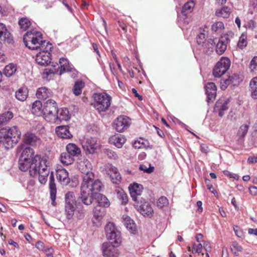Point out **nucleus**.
<instances>
[{"instance_id":"nucleus-56","label":"nucleus","mask_w":257,"mask_h":257,"mask_svg":"<svg viewBox=\"0 0 257 257\" xmlns=\"http://www.w3.org/2000/svg\"><path fill=\"white\" fill-rule=\"evenodd\" d=\"M146 146L145 141L141 139L140 141H135L133 144L134 148L136 149H140Z\"/></svg>"},{"instance_id":"nucleus-15","label":"nucleus","mask_w":257,"mask_h":257,"mask_svg":"<svg viewBox=\"0 0 257 257\" xmlns=\"http://www.w3.org/2000/svg\"><path fill=\"white\" fill-rule=\"evenodd\" d=\"M229 41L228 35L221 36L216 45V52L219 55H222L226 50L227 45Z\"/></svg>"},{"instance_id":"nucleus-38","label":"nucleus","mask_w":257,"mask_h":257,"mask_svg":"<svg viewBox=\"0 0 257 257\" xmlns=\"http://www.w3.org/2000/svg\"><path fill=\"white\" fill-rule=\"evenodd\" d=\"M123 219L124 225L128 229L131 230L134 233L136 230V225L134 220L128 216H123Z\"/></svg>"},{"instance_id":"nucleus-57","label":"nucleus","mask_w":257,"mask_h":257,"mask_svg":"<svg viewBox=\"0 0 257 257\" xmlns=\"http://www.w3.org/2000/svg\"><path fill=\"white\" fill-rule=\"evenodd\" d=\"M202 250V245L201 243H199L198 244H196L194 243L192 247V252L193 253H200Z\"/></svg>"},{"instance_id":"nucleus-12","label":"nucleus","mask_w":257,"mask_h":257,"mask_svg":"<svg viewBox=\"0 0 257 257\" xmlns=\"http://www.w3.org/2000/svg\"><path fill=\"white\" fill-rule=\"evenodd\" d=\"M229 100L224 97L219 98L215 103L214 107V111L218 112V115L222 117L224 111L228 109Z\"/></svg>"},{"instance_id":"nucleus-53","label":"nucleus","mask_w":257,"mask_h":257,"mask_svg":"<svg viewBox=\"0 0 257 257\" xmlns=\"http://www.w3.org/2000/svg\"><path fill=\"white\" fill-rule=\"evenodd\" d=\"M103 151L104 154L110 159L116 160L118 158L116 153L109 149H105Z\"/></svg>"},{"instance_id":"nucleus-32","label":"nucleus","mask_w":257,"mask_h":257,"mask_svg":"<svg viewBox=\"0 0 257 257\" xmlns=\"http://www.w3.org/2000/svg\"><path fill=\"white\" fill-rule=\"evenodd\" d=\"M59 62L60 64V75H61L65 72L71 71L72 68L70 67L67 59L64 58H61L59 59Z\"/></svg>"},{"instance_id":"nucleus-43","label":"nucleus","mask_w":257,"mask_h":257,"mask_svg":"<svg viewBox=\"0 0 257 257\" xmlns=\"http://www.w3.org/2000/svg\"><path fill=\"white\" fill-rule=\"evenodd\" d=\"M216 66L218 67L219 66H221L224 68V70H228L230 66V60L226 57H222L220 60L216 64Z\"/></svg>"},{"instance_id":"nucleus-40","label":"nucleus","mask_w":257,"mask_h":257,"mask_svg":"<svg viewBox=\"0 0 257 257\" xmlns=\"http://www.w3.org/2000/svg\"><path fill=\"white\" fill-rule=\"evenodd\" d=\"M195 3L193 1L188 2L183 6L182 13L184 15L190 14L193 11Z\"/></svg>"},{"instance_id":"nucleus-50","label":"nucleus","mask_w":257,"mask_h":257,"mask_svg":"<svg viewBox=\"0 0 257 257\" xmlns=\"http://www.w3.org/2000/svg\"><path fill=\"white\" fill-rule=\"evenodd\" d=\"M117 197L121 201L122 204H126L128 201V197L123 190L118 191Z\"/></svg>"},{"instance_id":"nucleus-51","label":"nucleus","mask_w":257,"mask_h":257,"mask_svg":"<svg viewBox=\"0 0 257 257\" xmlns=\"http://www.w3.org/2000/svg\"><path fill=\"white\" fill-rule=\"evenodd\" d=\"M169 203L167 197L162 196L160 197L157 201V206L160 208L167 206Z\"/></svg>"},{"instance_id":"nucleus-25","label":"nucleus","mask_w":257,"mask_h":257,"mask_svg":"<svg viewBox=\"0 0 257 257\" xmlns=\"http://www.w3.org/2000/svg\"><path fill=\"white\" fill-rule=\"evenodd\" d=\"M66 151L74 158L81 154L80 149L75 144H68L66 147Z\"/></svg>"},{"instance_id":"nucleus-26","label":"nucleus","mask_w":257,"mask_h":257,"mask_svg":"<svg viewBox=\"0 0 257 257\" xmlns=\"http://www.w3.org/2000/svg\"><path fill=\"white\" fill-rule=\"evenodd\" d=\"M34 157V150L30 147H26L22 152L20 159H21V161L25 160L32 161Z\"/></svg>"},{"instance_id":"nucleus-64","label":"nucleus","mask_w":257,"mask_h":257,"mask_svg":"<svg viewBox=\"0 0 257 257\" xmlns=\"http://www.w3.org/2000/svg\"><path fill=\"white\" fill-rule=\"evenodd\" d=\"M132 93L134 94L135 96L137 97L140 100L143 99V97L138 93L137 90L135 88L132 89Z\"/></svg>"},{"instance_id":"nucleus-37","label":"nucleus","mask_w":257,"mask_h":257,"mask_svg":"<svg viewBox=\"0 0 257 257\" xmlns=\"http://www.w3.org/2000/svg\"><path fill=\"white\" fill-rule=\"evenodd\" d=\"M251 96L254 99H257V77H253L249 83Z\"/></svg>"},{"instance_id":"nucleus-19","label":"nucleus","mask_w":257,"mask_h":257,"mask_svg":"<svg viewBox=\"0 0 257 257\" xmlns=\"http://www.w3.org/2000/svg\"><path fill=\"white\" fill-rule=\"evenodd\" d=\"M143 189V186L141 184L134 183L130 185L129 186L130 192L131 197L134 201L137 200V196L141 195Z\"/></svg>"},{"instance_id":"nucleus-14","label":"nucleus","mask_w":257,"mask_h":257,"mask_svg":"<svg viewBox=\"0 0 257 257\" xmlns=\"http://www.w3.org/2000/svg\"><path fill=\"white\" fill-rule=\"evenodd\" d=\"M25 144L32 147H39L42 143L41 139L35 134L31 133H27L24 136Z\"/></svg>"},{"instance_id":"nucleus-49","label":"nucleus","mask_w":257,"mask_h":257,"mask_svg":"<svg viewBox=\"0 0 257 257\" xmlns=\"http://www.w3.org/2000/svg\"><path fill=\"white\" fill-rule=\"evenodd\" d=\"M246 35L243 33L239 38V41L237 43V46L240 49H243L246 46Z\"/></svg>"},{"instance_id":"nucleus-21","label":"nucleus","mask_w":257,"mask_h":257,"mask_svg":"<svg viewBox=\"0 0 257 257\" xmlns=\"http://www.w3.org/2000/svg\"><path fill=\"white\" fill-rule=\"evenodd\" d=\"M138 210L144 216H152L154 210L151 205L147 202H144L139 206L137 205Z\"/></svg>"},{"instance_id":"nucleus-8","label":"nucleus","mask_w":257,"mask_h":257,"mask_svg":"<svg viewBox=\"0 0 257 257\" xmlns=\"http://www.w3.org/2000/svg\"><path fill=\"white\" fill-rule=\"evenodd\" d=\"M58 111L56 102L52 99L47 100L43 108V117L47 121H53L56 119L55 115Z\"/></svg>"},{"instance_id":"nucleus-17","label":"nucleus","mask_w":257,"mask_h":257,"mask_svg":"<svg viewBox=\"0 0 257 257\" xmlns=\"http://www.w3.org/2000/svg\"><path fill=\"white\" fill-rule=\"evenodd\" d=\"M55 132L57 135L62 139H69L73 137L68 125H59L56 127Z\"/></svg>"},{"instance_id":"nucleus-9","label":"nucleus","mask_w":257,"mask_h":257,"mask_svg":"<svg viewBox=\"0 0 257 257\" xmlns=\"http://www.w3.org/2000/svg\"><path fill=\"white\" fill-rule=\"evenodd\" d=\"M82 148L86 154L92 155L100 148V144L96 138H88L81 143Z\"/></svg>"},{"instance_id":"nucleus-24","label":"nucleus","mask_w":257,"mask_h":257,"mask_svg":"<svg viewBox=\"0 0 257 257\" xmlns=\"http://www.w3.org/2000/svg\"><path fill=\"white\" fill-rule=\"evenodd\" d=\"M125 138L119 134L112 136L109 138V142L118 148H121L125 143Z\"/></svg>"},{"instance_id":"nucleus-28","label":"nucleus","mask_w":257,"mask_h":257,"mask_svg":"<svg viewBox=\"0 0 257 257\" xmlns=\"http://www.w3.org/2000/svg\"><path fill=\"white\" fill-rule=\"evenodd\" d=\"M42 102L40 100H36L32 104L31 111L34 115L40 116L43 115V109Z\"/></svg>"},{"instance_id":"nucleus-16","label":"nucleus","mask_w":257,"mask_h":257,"mask_svg":"<svg viewBox=\"0 0 257 257\" xmlns=\"http://www.w3.org/2000/svg\"><path fill=\"white\" fill-rule=\"evenodd\" d=\"M205 92L207 96V102H212L216 96L217 87L213 82H208L205 85Z\"/></svg>"},{"instance_id":"nucleus-11","label":"nucleus","mask_w":257,"mask_h":257,"mask_svg":"<svg viewBox=\"0 0 257 257\" xmlns=\"http://www.w3.org/2000/svg\"><path fill=\"white\" fill-rule=\"evenodd\" d=\"M118 246L115 243L104 242L101 246L103 255L105 257H118L119 253L117 247Z\"/></svg>"},{"instance_id":"nucleus-54","label":"nucleus","mask_w":257,"mask_h":257,"mask_svg":"<svg viewBox=\"0 0 257 257\" xmlns=\"http://www.w3.org/2000/svg\"><path fill=\"white\" fill-rule=\"evenodd\" d=\"M257 67V56H254L250 62L249 69L251 72L253 71Z\"/></svg>"},{"instance_id":"nucleus-27","label":"nucleus","mask_w":257,"mask_h":257,"mask_svg":"<svg viewBox=\"0 0 257 257\" xmlns=\"http://www.w3.org/2000/svg\"><path fill=\"white\" fill-rule=\"evenodd\" d=\"M51 92L45 87L39 88L36 92V96L38 98L41 100H45L50 97Z\"/></svg>"},{"instance_id":"nucleus-44","label":"nucleus","mask_w":257,"mask_h":257,"mask_svg":"<svg viewBox=\"0 0 257 257\" xmlns=\"http://www.w3.org/2000/svg\"><path fill=\"white\" fill-rule=\"evenodd\" d=\"M249 125V123H248V124L241 125L239 127L237 134L239 138H243L245 136L248 130Z\"/></svg>"},{"instance_id":"nucleus-4","label":"nucleus","mask_w":257,"mask_h":257,"mask_svg":"<svg viewBox=\"0 0 257 257\" xmlns=\"http://www.w3.org/2000/svg\"><path fill=\"white\" fill-rule=\"evenodd\" d=\"M23 42L26 47L32 50L43 49L48 43L42 40V35L41 33L34 30L28 31L24 35Z\"/></svg>"},{"instance_id":"nucleus-52","label":"nucleus","mask_w":257,"mask_h":257,"mask_svg":"<svg viewBox=\"0 0 257 257\" xmlns=\"http://www.w3.org/2000/svg\"><path fill=\"white\" fill-rule=\"evenodd\" d=\"M231 81V77H228L227 79H222L220 80V88L222 90H225Z\"/></svg>"},{"instance_id":"nucleus-6","label":"nucleus","mask_w":257,"mask_h":257,"mask_svg":"<svg viewBox=\"0 0 257 257\" xmlns=\"http://www.w3.org/2000/svg\"><path fill=\"white\" fill-rule=\"evenodd\" d=\"M93 106L99 112L105 111L109 107L111 97L106 93H96L93 94Z\"/></svg>"},{"instance_id":"nucleus-63","label":"nucleus","mask_w":257,"mask_h":257,"mask_svg":"<svg viewBox=\"0 0 257 257\" xmlns=\"http://www.w3.org/2000/svg\"><path fill=\"white\" fill-rule=\"evenodd\" d=\"M44 246V243L40 241H37L36 243V247L39 250H43Z\"/></svg>"},{"instance_id":"nucleus-42","label":"nucleus","mask_w":257,"mask_h":257,"mask_svg":"<svg viewBox=\"0 0 257 257\" xmlns=\"http://www.w3.org/2000/svg\"><path fill=\"white\" fill-rule=\"evenodd\" d=\"M17 70L16 65L11 63L7 65L4 69V73L7 77H11L15 73Z\"/></svg>"},{"instance_id":"nucleus-39","label":"nucleus","mask_w":257,"mask_h":257,"mask_svg":"<svg viewBox=\"0 0 257 257\" xmlns=\"http://www.w3.org/2000/svg\"><path fill=\"white\" fill-rule=\"evenodd\" d=\"M18 24L20 29L24 31H26L32 24L30 20L26 17L20 19Z\"/></svg>"},{"instance_id":"nucleus-36","label":"nucleus","mask_w":257,"mask_h":257,"mask_svg":"<svg viewBox=\"0 0 257 257\" xmlns=\"http://www.w3.org/2000/svg\"><path fill=\"white\" fill-rule=\"evenodd\" d=\"M84 86L85 83L83 81L79 80H77L75 81L72 89L73 93L76 96L79 95L81 93L82 90L84 87Z\"/></svg>"},{"instance_id":"nucleus-30","label":"nucleus","mask_w":257,"mask_h":257,"mask_svg":"<svg viewBox=\"0 0 257 257\" xmlns=\"http://www.w3.org/2000/svg\"><path fill=\"white\" fill-rule=\"evenodd\" d=\"M0 39L8 43H10L11 40L10 32L3 23H0Z\"/></svg>"},{"instance_id":"nucleus-41","label":"nucleus","mask_w":257,"mask_h":257,"mask_svg":"<svg viewBox=\"0 0 257 257\" xmlns=\"http://www.w3.org/2000/svg\"><path fill=\"white\" fill-rule=\"evenodd\" d=\"M76 203L75 204H65V212L66 218L70 219L72 218L74 212L75 210Z\"/></svg>"},{"instance_id":"nucleus-61","label":"nucleus","mask_w":257,"mask_h":257,"mask_svg":"<svg viewBox=\"0 0 257 257\" xmlns=\"http://www.w3.org/2000/svg\"><path fill=\"white\" fill-rule=\"evenodd\" d=\"M250 193L253 196L257 195V187L252 186L249 189Z\"/></svg>"},{"instance_id":"nucleus-35","label":"nucleus","mask_w":257,"mask_h":257,"mask_svg":"<svg viewBox=\"0 0 257 257\" xmlns=\"http://www.w3.org/2000/svg\"><path fill=\"white\" fill-rule=\"evenodd\" d=\"M230 14V8L228 7H223L218 9L215 12V15L217 17H222L225 19L228 18Z\"/></svg>"},{"instance_id":"nucleus-33","label":"nucleus","mask_w":257,"mask_h":257,"mask_svg":"<svg viewBox=\"0 0 257 257\" xmlns=\"http://www.w3.org/2000/svg\"><path fill=\"white\" fill-rule=\"evenodd\" d=\"M109 174L113 183L118 184L120 182L121 178L116 168H111Z\"/></svg>"},{"instance_id":"nucleus-2","label":"nucleus","mask_w":257,"mask_h":257,"mask_svg":"<svg viewBox=\"0 0 257 257\" xmlns=\"http://www.w3.org/2000/svg\"><path fill=\"white\" fill-rule=\"evenodd\" d=\"M21 132L17 126L0 128V150L12 148L20 140Z\"/></svg>"},{"instance_id":"nucleus-18","label":"nucleus","mask_w":257,"mask_h":257,"mask_svg":"<svg viewBox=\"0 0 257 257\" xmlns=\"http://www.w3.org/2000/svg\"><path fill=\"white\" fill-rule=\"evenodd\" d=\"M99 191H94L92 193V196L94 199L96 200L98 203V205L102 206V207H108L110 205V202L107 198L102 194L98 193Z\"/></svg>"},{"instance_id":"nucleus-5","label":"nucleus","mask_w":257,"mask_h":257,"mask_svg":"<svg viewBox=\"0 0 257 257\" xmlns=\"http://www.w3.org/2000/svg\"><path fill=\"white\" fill-rule=\"evenodd\" d=\"M77 166L82 174V183L95 181V180L94 179V174L91 172V164L87 159L84 157L80 158L77 162Z\"/></svg>"},{"instance_id":"nucleus-58","label":"nucleus","mask_w":257,"mask_h":257,"mask_svg":"<svg viewBox=\"0 0 257 257\" xmlns=\"http://www.w3.org/2000/svg\"><path fill=\"white\" fill-rule=\"evenodd\" d=\"M231 250L232 251L236 250L237 251L241 252L242 250V248L236 241H234L232 242Z\"/></svg>"},{"instance_id":"nucleus-20","label":"nucleus","mask_w":257,"mask_h":257,"mask_svg":"<svg viewBox=\"0 0 257 257\" xmlns=\"http://www.w3.org/2000/svg\"><path fill=\"white\" fill-rule=\"evenodd\" d=\"M57 179L62 185H67L70 182L68 173L64 169H59L57 171Z\"/></svg>"},{"instance_id":"nucleus-59","label":"nucleus","mask_w":257,"mask_h":257,"mask_svg":"<svg viewBox=\"0 0 257 257\" xmlns=\"http://www.w3.org/2000/svg\"><path fill=\"white\" fill-rule=\"evenodd\" d=\"M223 174L224 175L227 177H229L231 178H233L235 180H238L239 178V176H238V175L235 174H232L227 170L223 171Z\"/></svg>"},{"instance_id":"nucleus-7","label":"nucleus","mask_w":257,"mask_h":257,"mask_svg":"<svg viewBox=\"0 0 257 257\" xmlns=\"http://www.w3.org/2000/svg\"><path fill=\"white\" fill-rule=\"evenodd\" d=\"M105 230L106 237L110 240L109 242L119 245L121 242L120 232L117 230L114 224L108 222L105 226Z\"/></svg>"},{"instance_id":"nucleus-1","label":"nucleus","mask_w":257,"mask_h":257,"mask_svg":"<svg viewBox=\"0 0 257 257\" xmlns=\"http://www.w3.org/2000/svg\"><path fill=\"white\" fill-rule=\"evenodd\" d=\"M49 163L46 157H41L40 155H36L31 161L25 160L21 161L19 159V168L22 171H26L29 169L31 176L39 175V180L41 184H45L49 174Z\"/></svg>"},{"instance_id":"nucleus-22","label":"nucleus","mask_w":257,"mask_h":257,"mask_svg":"<svg viewBox=\"0 0 257 257\" xmlns=\"http://www.w3.org/2000/svg\"><path fill=\"white\" fill-rule=\"evenodd\" d=\"M56 119L53 122L58 123L62 120H67L70 118L68 110L66 108L58 109V111L55 115Z\"/></svg>"},{"instance_id":"nucleus-46","label":"nucleus","mask_w":257,"mask_h":257,"mask_svg":"<svg viewBox=\"0 0 257 257\" xmlns=\"http://www.w3.org/2000/svg\"><path fill=\"white\" fill-rule=\"evenodd\" d=\"M224 29V26L222 22H216L211 26V30L215 33H221Z\"/></svg>"},{"instance_id":"nucleus-31","label":"nucleus","mask_w":257,"mask_h":257,"mask_svg":"<svg viewBox=\"0 0 257 257\" xmlns=\"http://www.w3.org/2000/svg\"><path fill=\"white\" fill-rule=\"evenodd\" d=\"M60 160L63 165L66 166L72 164L75 160L74 158L67 151L66 152H63L61 154Z\"/></svg>"},{"instance_id":"nucleus-29","label":"nucleus","mask_w":257,"mask_h":257,"mask_svg":"<svg viewBox=\"0 0 257 257\" xmlns=\"http://www.w3.org/2000/svg\"><path fill=\"white\" fill-rule=\"evenodd\" d=\"M102 207V206L99 205H97L94 207L93 209V223H96V222L94 221V219L99 222L102 219L104 215V209Z\"/></svg>"},{"instance_id":"nucleus-60","label":"nucleus","mask_w":257,"mask_h":257,"mask_svg":"<svg viewBox=\"0 0 257 257\" xmlns=\"http://www.w3.org/2000/svg\"><path fill=\"white\" fill-rule=\"evenodd\" d=\"M247 162L249 164H253L257 162V157L250 156L247 159Z\"/></svg>"},{"instance_id":"nucleus-62","label":"nucleus","mask_w":257,"mask_h":257,"mask_svg":"<svg viewBox=\"0 0 257 257\" xmlns=\"http://www.w3.org/2000/svg\"><path fill=\"white\" fill-rule=\"evenodd\" d=\"M208 147L206 145L203 144L200 146L201 151L205 154H207L208 152Z\"/></svg>"},{"instance_id":"nucleus-47","label":"nucleus","mask_w":257,"mask_h":257,"mask_svg":"<svg viewBox=\"0 0 257 257\" xmlns=\"http://www.w3.org/2000/svg\"><path fill=\"white\" fill-rule=\"evenodd\" d=\"M227 71V70H224V68L221 66L218 67L217 66L215 65L213 70V75L215 77H220Z\"/></svg>"},{"instance_id":"nucleus-45","label":"nucleus","mask_w":257,"mask_h":257,"mask_svg":"<svg viewBox=\"0 0 257 257\" xmlns=\"http://www.w3.org/2000/svg\"><path fill=\"white\" fill-rule=\"evenodd\" d=\"M13 117V113L11 111H7L0 115V124L9 121Z\"/></svg>"},{"instance_id":"nucleus-34","label":"nucleus","mask_w":257,"mask_h":257,"mask_svg":"<svg viewBox=\"0 0 257 257\" xmlns=\"http://www.w3.org/2000/svg\"><path fill=\"white\" fill-rule=\"evenodd\" d=\"M28 95V90L27 88L23 87L19 89L15 93L16 98L21 101H23L27 98Z\"/></svg>"},{"instance_id":"nucleus-10","label":"nucleus","mask_w":257,"mask_h":257,"mask_svg":"<svg viewBox=\"0 0 257 257\" xmlns=\"http://www.w3.org/2000/svg\"><path fill=\"white\" fill-rule=\"evenodd\" d=\"M51 44L49 43H47L46 47L39 53L36 55V62L42 66L48 65L51 61V55L49 51L51 50Z\"/></svg>"},{"instance_id":"nucleus-23","label":"nucleus","mask_w":257,"mask_h":257,"mask_svg":"<svg viewBox=\"0 0 257 257\" xmlns=\"http://www.w3.org/2000/svg\"><path fill=\"white\" fill-rule=\"evenodd\" d=\"M49 189L50 190V197L52 201V204L54 205L55 200L57 193L56 186L55 183V180L53 172H52L50 175L49 178Z\"/></svg>"},{"instance_id":"nucleus-3","label":"nucleus","mask_w":257,"mask_h":257,"mask_svg":"<svg viewBox=\"0 0 257 257\" xmlns=\"http://www.w3.org/2000/svg\"><path fill=\"white\" fill-rule=\"evenodd\" d=\"M102 187V183L98 179L93 182L82 183L81 185V193L79 198L82 202L86 205L91 204L94 199L92 193L94 191H100Z\"/></svg>"},{"instance_id":"nucleus-55","label":"nucleus","mask_w":257,"mask_h":257,"mask_svg":"<svg viewBox=\"0 0 257 257\" xmlns=\"http://www.w3.org/2000/svg\"><path fill=\"white\" fill-rule=\"evenodd\" d=\"M205 41V35L204 33H200L196 37V41L199 45H203Z\"/></svg>"},{"instance_id":"nucleus-13","label":"nucleus","mask_w":257,"mask_h":257,"mask_svg":"<svg viewBox=\"0 0 257 257\" xmlns=\"http://www.w3.org/2000/svg\"><path fill=\"white\" fill-rule=\"evenodd\" d=\"M131 124V119L126 116H120L115 121L114 127L118 132H122L126 129Z\"/></svg>"},{"instance_id":"nucleus-48","label":"nucleus","mask_w":257,"mask_h":257,"mask_svg":"<svg viewBox=\"0 0 257 257\" xmlns=\"http://www.w3.org/2000/svg\"><path fill=\"white\" fill-rule=\"evenodd\" d=\"M76 203L75 196L73 192H68L65 195V204Z\"/></svg>"}]
</instances>
